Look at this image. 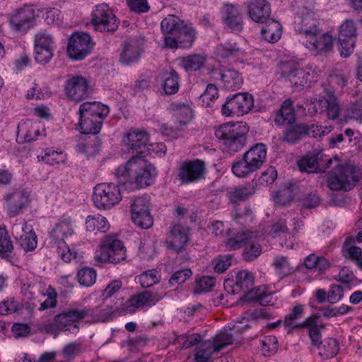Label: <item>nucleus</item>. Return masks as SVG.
Instances as JSON below:
<instances>
[{
    "instance_id": "f257e3e1",
    "label": "nucleus",
    "mask_w": 362,
    "mask_h": 362,
    "mask_svg": "<svg viewBox=\"0 0 362 362\" xmlns=\"http://www.w3.org/2000/svg\"><path fill=\"white\" fill-rule=\"evenodd\" d=\"M115 175L119 185H124L128 190H134L151 185L157 171L143 156H134L124 165L117 168Z\"/></svg>"
},
{
    "instance_id": "f03ea898",
    "label": "nucleus",
    "mask_w": 362,
    "mask_h": 362,
    "mask_svg": "<svg viewBox=\"0 0 362 362\" xmlns=\"http://www.w3.org/2000/svg\"><path fill=\"white\" fill-rule=\"evenodd\" d=\"M80 132L83 134H97L100 132L103 119L109 114V107L100 103H84L80 105Z\"/></svg>"
},
{
    "instance_id": "7ed1b4c3",
    "label": "nucleus",
    "mask_w": 362,
    "mask_h": 362,
    "mask_svg": "<svg viewBox=\"0 0 362 362\" xmlns=\"http://www.w3.org/2000/svg\"><path fill=\"white\" fill-rule=\"evenodd\" d=\"M267 149L262 144L252 146L243 158L232 165V172L238 177H247L258 170L266 162Z\"/></svg>"
},
{
    "instance_id": "20e7f679",
    "label": "nucleus",
    "mask_w": 362,
    "mask_h": 362,
    "mask_svg": "<svg viewBox=\"0 0 362 362\" xmlns=\"http://www.w3.org/2000/svg\"><path fill=\"white\" fill-rule=\"evenodd\" d=\"M267 149L262 144L252 146L243 158L232 165V172L238 177H247L258 170L266 162Z\"/></svg>"
},
{
    "instance_id": "39448f33",
    "label": "nucleus",
    "mask_w": 362,
    "mask_h": 362,
    "mask_svg": "<svg viewBox=\"0 0 362 362\" xmlns=\"http://www.w3.org/2000/svg\"><path fill=\"white\" fill-rule=\"evenodd\" d=\"M248 131L249 128L245 123L228 122L219 126L215 135L218 139L223 141L226 151L235 153L245 146Z\"/></svg>"
},
{
    "instance_id": "423d86ee",
    "label": "nucleus",
    "mask_w": 362,
    "mask_h": 362,
    "mask_svg": "<svg viewBox=\"0 0 362 362\" xmlns=\"http://www.w3.org/2000/svg\"><path fill=\"white\" fill-rule=\"evenodd\" d=\"M327 182L332 191H349L358 182V177L354 165L337 164L329 174Z\"/></svg>"
},
{
    "instance_id": "0eeeda50",
    "label": "nucleus",
    "mask_w": 362,
    "mask_h": 362,
    "mask_svg": "<svg viewBox=\"0 0 362 362\" xmlns=\"http://www.w3.org/2000/svg\"><path fill=\"white\" fill-rule=\"evenodd\" d=\"M92 199L98 209H110L122 200L120 189L112 182L98 184L94 187Z\"/></svg>"
},
{
    "instance_id": "6e6552de",
    "label": "nucleus",
    "mask_w": 362,
    "mask_h": 362,
    "mask_svg": "<svg viewBox=\"0 0 362 362\" xmlns=\"http://www.w3.org/2000/svg\"><path fill=\"white\" fill-rule=\"evenodd\" d=\"M282 72L284 76L289 80L291 85L298 90L316 82L320 75V71L315 66L300 68L285 65Z\"/></svg>"
},
{
    "instance_id": "1a4fd4ad",
    "label": "nucleus",
    "mask_w": 362,
    "mask_h": 362,
    "mask_svg": "<svg viewBox=\"0 0 362 362\" xmlns=\"http://www.w3.org/2000/svg\"><path fill=\"white\" fill-rule=\"evenodd\" d=\"M295 31L308 40L317 37L322 30L316 13L307 8H303L294 22Z\"/></svg>"
},
{
    "instance_id": "9d476101",
    "label": "nucleus",
    "mask_w": 362,
    "mask_h": 362,
    "mask_svg": "<svg viewBox=\"0 0 362 362\" xmlns=\"http://www.w3.org/2000/svg\"><path fill=\"white\" fill-rule=\"evenodd\" d=\"M37 16L33 6L25 4L9 13L10 26L15 32L25 34L34 27Z\"/></svg>"
},
{
    "instance_id": "9b49d317",
    "label": "nucleus",
    "mask_w": 362,
    "mask_h": 362,
    "mask_svg": "<svg viewBox=\"0 0 362 362\" xmlns=\"http://www.w3.org/2000/svg\"><path fill=\"white\" fill-rule=\"evenodd\" d=\"M91 16V23L97 31L112 33L119 26V19L107 4L95 6Z\"/></svg>"
},
{
    "instance_id": "f8f14e48",
    "label": "nucleus",
    "mask_w": 362,
    "mask_h": 362,
    "mask_svg": "<svg viewBox=\"0 0 362 362\" xmlns=\"http://www.w3.org/2000/svg\"><path fill=\"white\" fill-rule=\"evenodd\" d=\"M161 31L164 35H184L186 45H192L195 40L196 31L191 25L186 23L178 16L168 15L160 23Z\"/></svg>"
},
{
    "instance_id": "ddd939ff",
    "label": "nucleus",
    "mask_w": 362,
    "mask_h": 362,
    "mask_svg": "<svg viewBox=\"0 0 362 362\" xmlns=\"http://www.w3.org/2000/svg\"><path fill=\"white\" fill-rule=\"evenodd\" d=\"M151 201L146 195L135 197L131 204L132 219L139 227L144 229L151 228L153 218L151 214Z\"/></svg>"
},
{
    "instance_id": "4468645a",
    "label": "nucleus",
    "mask_w": 362,
    "mask_h": 362,
    "mask_svg": "<svg viewBox=\"0 0 362 362\" xmlns=\"http://www.w3.org/2000/svg\"><path fill=\"white\" fill-rule=\"evenodd\" d=\"M165 293L158 291H145L132 296L124 304L126 313L134 314L137 310L151 308L165 296Z\"/></svg>"
},
{
    "instance_id": "2eb2a0df",
    "label": "nucleus",
    "mask_w": 362,
    "mask_h": 362,
    "mask_svg": "<svg viewBox=\"0 0 362 362\" xmlns=\"http://www.w3.org/2000/svg\"><path fill=\"white\" fill-rule=\"evenodd\" d=\"M254 105L253 98L247 93H239L228 98L222 105V114L226 117L243 115L248 113Z\"/></svg>"
},
{
    "instance_id": "dca6fc26",
    "label": "nucleus",
    "mask_w": 362,
    "mask_h": 362,
    "mask_svg": "<svg viewBox=\"0 0 362 362\" xmlns=\"http://www.w3.org/2000/svg\"><path fill=\"white\" fill-rule=\"evenodd\" d=\"M94 47L90 36L86 33H74L69 38L67 52L74 59H83Z\"/></svg>"
},
{
    "instance_id": "f3484780",
    "label": "nucleus",
    "mask_w": 362,
    "mask_h": 362,
    "mask_svg": "<svg viewBox=\"0 0 362 362\" xmlns=\"http://www.w3.org/2000/svg\"><path fill=\"white\" fill-rule=\"evenodd\" d=\"M35 59L37 62L45 64L53 57L54 40L47 31H40L35 35Z\"/></svg>"
},
{
    "instance_id": "a211bd4d",
    "label": "nucleus",
    "mask_w": 362,
    "mask_h": 362,
    "mask_svg": "<svg viewBox=\"0 0 362 362\" xmlns=\"http://www.w3.org/2000/svg\"><path fill=\"white\" fill-rule=\"evenodd\" d=\"M64 90L67 97L72 100L81 101L90 93V83L82 76H71L66 81Z\"/></svg>"
},
{
    "instance_id": "6ab92c4d",
    "label": "nucleus",
    "mask_w": 362,
    "mask_h": 362,
    "mask_svg": "<svg viewBox=\"0 0 362 362\" xmlns=\"http://www.w3.org/2000/svg\"><path fill=\"white\" fill-rule=\"evenodd\" d=\"M148 134L146 131L139 129H132L127 134L126 139L124 141L128 153H136V156H141L148 150Z\"/></svg>"
},
{
    "instance_id": "aec40b11",
    "label": "nucleus",
    "mask_w": 362,
    "mask_h": 362,
    "mask_svg": "<svg viewBox=\"0 0 362 362\" xmlns=\"http://www.w3.org/2000/svg\"><path fill=\"white\" fill-rule=\"evenodd\" d=\"M73 233L74 229L70 218L60 220L49 232L52 247L58 249H70L65 240Z\"/></svg>"
},
{
    "instance_id": "412c9836",
    "label": "nucleus",
    "mask_w": 362,
    "mask_h": 362,
    "mask_svg": "<svg viewBox=\"0 0 362 362\" xmlns=\"http://www.w3.org/2000/svg\"><path fill=\"white\" fill-rule=\"evenodd\" d=\"M204 163L196 160L183 163L178 172V178L182 184L197 182L204 177Z\"/></svg>"
},
{
    "instance_id": "4be33fe9",
    "label": "nucleus",
    "mask_w": 362,
    "mask_h": 362,
    "mask_svg": "<svg viewBox=\"0 0 362 362\" xmlns=\"http://www.w3.org/2000/svg\"><path fill=\"white\" fill-rule=\"evenodd\" d=\"M6 209L10 217L19 215L29 202V196L24 191H15L5 197Z\"/></svg>"
},
{
    "instance_id": "5701e85b",
    "label": "nucleus",
    "mask_w": 362,
    "mask_h": 362,
    "mask_svg": "<svg viewBox=\"0 0 362 362\" xmlns=\"http://www.w3.org/2000/svg\"><path fill=\"white\" fill-rule=\"evenodd\" d=\"M334 40L329 32L321 33L317 37L307 40L305 45L317 54H327L333 49Z\"/></svg>"
},
{
    "instance_id": "b1692460",
    "label": "nucleus",
    "mask_w": 362,
    "mask_h": 362,
    "mask_svg": "<svg viewBox=\"0 0 362 362\" xmlns=\"http://www.w3.org/2000/svg\"><path fill=\"white\" fill-rule=\"evenodd\" d=\"M319 106L322 107L320 112H327L329 119H335L340 112V106L332 89L325 90V95L317 101Z\"/></svg>"
},
{
    "instance_id": "393cba45",
    "label": "nucleus",
    "mask_w": 362,
    "mask_h": 362,
    "mask_svg": "<svg viewBox=\"0 0 362 362\" xmlns=\"http://www.w3.org/2000/svg\"><path fill=\"white\" fill-rule=\"evenodd\" d=\"M249 14L255 22L264 23L271 16L270 4L266 0H252L249 5Z\"/></svg>"
},
{
    "instance_id": "a878e982",
    "label": "nucleus",
    "mask_w": 362,
    "mask_h": 362,
    "mask_svg": "<svg viewBox=\"0 0 362 362\" xmlns=\"http://www.w3.org/2000/svg\"><path fill=\"white\" fill-rule=\"evenodd\" d=\"M223 18L227 27L233 32H240L243 28L242 16L238 9L231 4H226L223 11Z\"/></svg>"
},
{
    "instance_id": "bb28decb",
    "label": "nucleus",
    "mask_w": 362,
    "mask_h": 362,
    "mask_svg": "<svg viewBox=\"0 0 362 362\" xmlns=\"http://www.w3.org/2000/svg\"><path fill=\"white\" fill-rule=\"evenodd\" d=\"M112 314V311L107 305L83 308V320L90 323L107 321Z\"/></svg>"
},
{
    "instance_id": "cd10ccee",
    "label": "nucleus",
    "mask_w": 362,
    "mask_h": 362,
    "mask_svg": "<svg viewBox=\"0 0 362 362\" xmlns=\"http://www.w3.org/2000/svg\"><path fill=\"white\" fill-rule=\"evenodd\" d=\"M27 223H24L23 225L14 224L12 226V233L15 235L16 239L18 240V245L22 249H36L37 245V238L35 233L30 230L29 233H25L21 235L18 238L20 230L23 231Z\"/></svg>"
},
{
    "instance_id": "c85d7f7f",
    "label": "nucleus",
    "mask_w": 362,
    "mask_h": 362,
    "mask_svg": "<svg viewBox=\"0 0 362 362\" xmlns=\"http://www.w3.org/2000/svg\"><path fill=\"white\" fill-rule=\"evenodd\" d=\"M223 88L228 90H236L240 88L243 79L240 74L232 69H222L220 73Z\"/></svg>"
},
{
    "instance_id": "c756f323",
    "label": "nucleus",
    "mask_w": 362,
    "mask_h": 362,
    "mask_svg": "<svg viewBox=\"0 0 362 362\" xmlns=\"http://www.w3.org/2000/svg\"><path fill=\"white\" fill-rule=\"evenodd\" d=\"M126 250H95L94 259L95 264L100 266L102 264H117L126 257Z\"/></svg>"
},
{
    "instance_id": "7c9ffc66",
    "label": "nucleus",
    "mask_w": 362,
    "mask_h": 362,
    "mask_svg": "<svg viewBox=\"0 0 362 362\" xmlns=\"http://www.w3.org/2000/svg\"><path fill=\"white\" fill-rule=\"evenodd\" d=\"M189 242V236L186 230L180 225H175L170 230L168 247L170 249H182Z\"/></svg>"
},
{
    "instance_id": "2f4dec72",
    "label": "nucleus",
    "mask_w": 362,
    "mask_h": 362,
    "mask_svg": "<svg viewBox=\"0 0 362 362\" xmlns=\"http://www.w3.org/2000/svg\"><path fill=\"white\" fill-rule=\"evenodd\" d=\"M141 47L138 42L132 40L124 44L120 54V62L124 65H129L138 61Z\"/></svg>"
},
{
    "instance_id": "473e14b6",
    "label": "nucleus",
    "mask_w": 362,
    "mask_h": 362,
    "mask_svg": "<svg viewBox=\"0 0 362 362\" xmlns=\"http://www.w3.org/2000/svg\"><path fill=\"white\" fill-rule=\"evenodd\" d=\"M264 23L266 25L261 30L262 38L268 42H277L281 36V24L270 18Z\"/></svg>"
},
{
    "instance_id": "72a5a7b5",
    "label": "nucleus",
    "mask_w": 362,
    "mask_h": 362,
    "mask_svg": "<svg viewBox=\"0 0 362 362\" xmlns=\"http://www.w3.org/2000/svg\"><path fill=\"white\" fill-rule=\"evenodd\" d=\"M235 331L236 327L235 326L233 329L230 327H225L223 330L218 333L215 336L214 341H211L214 350L218 352L225 346L232 344L234 341L233 333Z\"/></svg>"
},
{
    "instance_id": "f704fd0d",
    "label": "nucleus",
    "mask_w": 362,
    "mask_h": 362,
    "mask_svg": "<svg viewBox=\"0 0 362 362\" xmlns=\"http://www.w3.org/2000/svg\"><path fill=\"white\" fill-rule=\"evenodd\" d=\"M296 120V114L291 100L284 102L281 109L277 112L274 121L279 125L291 124Z\"/></svg>"
},
{
    "instance_id": "c9c22d12",
    "label": "nucleus",
    "mask_w": 362,
    "mask_h": 362,
    "mask_svg": "<svg viewBox=\"0 0 362 362\" xmlns=\"http://www.w3.org/2000/svg\"><path fill=\"white\" fill-rule=\"evenodd\" d=\"M305 124H298L288 127L284 131L282 141L288 144H296L305 136Z\"/></svg>"
},
{
    "instance_id": "e433bc0d",
    "label": "nucleus",
    "mask_w": 362,
    "mask_h": 362,
    "mask_svg": "<svg viewBox=\"0 0 362 362\" xmlns=\"http://www.w3.org/2000/svg\"><path fill=\"white\" fill-rule=\"evenodd\" d=\"M304 308L302 305L298 304L295 305L290 313L286 316L284 324L287 328L288 332H292L294 329H300V319L303 317Z\"/></svg>"
},
{
    "instance_id": "4c0bfd02",
    "label": "nucleus",
    "mask_w": 362,
    "mask_h": 362,
    "mask_svg": "<svg viewBox=\"0 0 362 362\" xmlns=\"http://www.w3.org/2000/svg\"><path fill=\"white\" fill-rule=\"evenodd\" d=\"M162 88L166 95L175 94L179 90V75L172 69L169 72H165L162 76Z\"/></svg>"
},
{
    "instance_id": "58836bf2",
    "label": "nucleus",
    "mask_w": 362,
    "mask_h": 362,
    "mask_svg": "<svg viewBox=\"0 0 362 362\" xmlns=\"http://www.w3.org/2000/svg\"><path fill=\"white\" fill-rule=\"evenodd\" d=\"M206 58L202 54H192L180 59V66L186 71L199 70L204 64Z\"/></svg>"
},
{
    "instance_id": "ea45409f",
    "label": "nucleus",
    "mask_w": 362,
    "mask_h": 362,
    "mask_svg": "<svg viewBox=\"0 0 362 362\" xmlns=\"http://www.w3.org/2000/svg\"><path fill=\"white\" fill-rule=\"evenodd\" d=\"M86 230L95 234L97 231L105 232L110 225L107 218L101 215L88 216L86 220Z\"/></svg>"
},
{
    "instance_id": "a19ab883",
    "label": "nucleus",
    "mask_w": 362,
    "mask_h": 362,
    "mask_svg": "<svg viewBox=\"0 0 362 362\" xmlns=\"http://www.w3.org/2000/svg\"><path fill=\"white\" fill-rule=\"evenodd\" d=\"M272 265L276 274L280 279H283L295 272V268L291 266L288 259L284 256H276L274 258Z\"/></svg>"
},
{
    "instance_id": "79ce46f5",
    "label": "nucleus",
    "mask_w": 362,
    "mask_h": 362,
    "mask_svg": "<svg viewBox=\"0 0 362 362\" xmlns=\"http://www.w3.org/2000/svg\"><path fill=\"white\" fill-rule=\"evenodd\" d=\"M255 187L250 185L239 186L232 189L228 193L230 201L233 203L245 201L254 194Z\"/></svg>"
},
{
    "instance_id": "37998d69",
    "label": "nucleus",
    "mask_w": 362,
    "mask_h": 362,
    "mask_svg": "<svg viewBox=\"0 0 362 362\" xmlns=\"http://www.w3.org/2000/svg\"><path fill=\"white\" fill-rule=\"evenodd\" d=\"M254 276L248 270H242L235 276V290L244 292L250 290L254 284Z\"/></svg>"
},
{
    "instance_id": "c03bdc74",
    "label": "nucleus",
    "mask_w": 362,
    "mask_h": 362,
    "mask_svg": "<svg viewBox=\"0 0 362 362\" xmlns=\"http://www.w3.org/2000/svg\"><path fill=\"white\" fill-rule=\"evenodd\" d=\"M136 279L143 288H149L154 284L159 283L161 280V275L156 269L147 270L137 276Z\"/></svg>"
},
{
    "instance_id": "a18cd8bd",
    "label": "nucleus",
    "mask_w": 362,
    "mask_h": 362,
    "mask_svg": "<svg viewBox=\"0 0 362 362\" xmlns=\"http://www.w3.org/2000/svg\"><path fill=\"white\" fill-rule=\"evenodd\" d=\"M83 319V308L71 309L65 313L56 315L57 322H64V323L67 325H69L71 322H77Z\"/></svg>"
},
{
    "instance_id": "49530a36",
    "label": "nucleus",
    "mask_w": 362,
    "mask_h": 362,
    "mask_svg": "<svg viewBox=\"0 0 362 362\" xmlns=\"http://www.w3.org/2000/svg\"><path fill=\"white\" fill-rule=\"evenodd\" d=\"M277 348L278 340L274 336H265L260 340L261 352L264 356H270L274 354Z\"/></svg>"
},
{
    "instance_id": "de8ad7c7",
    "label": "nucleus",
    "mask_w": 362,
    "mask_h": 362,
    "mask_svg": "<svg viewBox=\"0 0 362 362\" xmlns=\"http://www.w3.org/2000/svg\"><path fill=\"white\" fill-rule=\"evenodd\" d=\"M77 276L81 285L89 287L95 283L97 274L94 269L85 267L78 271Z\"/></svg>"
},
{
    "instance_id": "09e8293b",
    "label": "nucleus",
    "mask_w": 362,
    "mask_h": 362,
    "mask_svg": "<svg viewBox=\"0 0 362 362\" xmlns=\"http://www.w3.org/2000/svg\"><path fill=\"white\" fill-rule=\"evenodd\" d=\"M252 233L250 231L238 233L234 237L228 240L226 246L228 247L240 248L250 243Z\"/></svg>"
},
{
    "instance_id": "8fccbe9b",
    "label": "nucleus",
    "mask_w": 362,
    "mask_h": 362,
    "mask_svg": "<svg viewBox=\"0 0 362 362\" xmlns=\"http://www.w3.org/2000/svg\"><path fill=\"white\" fill-rule=\"evenodd\" d=\"M100 247V249H125V245L117 234H109L103 238Z\"/></svg>"
},
{
    "instance_id": "3c124183",
    "label": "nucleus",
    "mask_w": 362,
    "mask_h": 362,
    "mask_svg": "<svg viewBox=\"0 0 362 362\" xmlns=\"http://www.w3.org/2000/svg\"><path fill=\"white\" fill-rule=\"evenodd\" d=\"M175 115L182 124H186L192 117V111L189 105L185 104L172 105Z\"/></svg>"
},
{
    "instance_id": "603ef678",
    "label": "nucleus",
    "mask_w": 362,
    "mask_h": 362,
    "mask_svg": "<svg viewBox=\"0 0 362 362\" xmlns=\"http://www.w3.org/2000/svg\"><path fill=\"white\" fill-rule=\"evenodd\" d=\"M218 90L214 84H209L205 91L200 95L199 100L202 105L205 107H211L214 100L218 98Z\"/></svg>"
},
{
    "instance_id": "864d4df0",
    "label": "nucleus",
    "mask_w": 362,
    "mask_h": 362,
    "mask_svg": "<svg viewBox=\"0 0 362 362\" xmlns=\"http://www.w3.org/2000/svg\"><path fill=\"white\" fill-rule=\"evenodd\" d=\"M65 160L66 156L62 151L52 148H47L45 155L42 156V160L51 165L64 163Z\"/></svg>"
},
{
    "instance_id": "5fc2aeb1",
    "label": "nucleus",
    "mask_w": 362,
    "mask_h": 362,
    "mask_svg": "<svg viewBox=\"0 0 362 362\" xmlns=\"http://www.w3.org/2000/svg\"><path fill=\"white\" fill-rule=\"evenodd\" d=\"M298 168L302 172L308 173L316 172L318 168L317 156H305L298 161Z\"/></svg>"
},
{
    "instance_id": "6e6d98bb",
    "label": "nucleus",
    "mask_w": 362,
    "mask_h": 362,
    "mask_svg": "<svg viewBox=\"0 0 362 362\" xmlns=\"http://www.w3.org/2000/svg\"><path fill=\"white\" fill-rule=\"evenodd\" d=\"M18 132H21L23 134L24 141L25 142L33 141L36 140L38 135H40L39 129L33 126L30 122L19 125Z\"/></svg>"
},
{
    "instance_id": "4d7b16f0",
    "label": "nucleus",
    "mask_w": 362,
    "mask_h": 362,
    "mask_svg": "<svg viewBox=\"0 0 362 362\" xmlns=\"http://www.w3.org/2000/svg\"><path fill=\"white\" fill-rule=\"evenodd\" d=\"M216 279L209 276H203L196 279L194 293L208 292L215 286Z\"/></svg>"
},
{
    "instance_id": "13d9d810",
    "label": "nucleus",
    "mask_w": 362,
    "mask_h": 362,
    "mask_svg": "<svg viewBox=\"0 0 362 362\" xmlns=\"http://www.w3.org/2000/svg\"><path fill=\"white\" fill-rule=\"evenodd\" d=\"M44 296H47V298L43 302L40 303V307L38 308L40 311L57 306L58 294L54 288L49 286Z\"/></svg>"
},
{
    "instance_id": "bf43d9fd",
    "label": "nucleus",
    "mask_w": 362,
    "mask_h": 362,
    "mask_svg": "<svg viewBox=\"0 0 362 362\" xmlns=\"http://www.w3.org/2000/svg\"><path fill=\"white\" fill-rule=\"evenodd\" d=\"M233 263V256L227 255L219 256L213 260L214 270L216 273L221 274L226 272Z\"/></svg>"
},
{
    "instance_id": "052dcab7",
    "label": "nucleus",
    "mask_w": 362,
    "mask_h": 362,
    "mask_svg": "<svg viewBox=\"0 0 362 362\" xmlns=\"http://www.w3.org/2000/svg\"><path fill=\"white\" fill-rule=\"evenodd\" d=\"M215 352L211 341L202 342L195 354V361L196 362H208L211 354Z\"/></svg>"
},
{
    "instance_id": "680f3d73",
    "label": "nucleus",
    "mask_w": 362,
    "mask_h": 362,
    "mask_svg": "<svg viewBox=\"0 0 362 362\" xmlns=\"http://www.w3.org/2000/svg\"><path fill=\"white\" fill-rule=\"evenodd\" d=\"M356 28L352 21L346 20L339 27V40H344L346 38H355Z\"/></svg>"
},
{
    "instance_id": "e2e57ef3",
    "label": "nucleus",
    "mask_w": 362,
    "mask_h": 362,
    "mask_svg": "<svg viewBox=\"0 0 362 362\" xmlns=\"http://www.w3.org/2000/svg\"><path fill=\"white\" fill-rule=\"evenodd\" d=\"M240 52V49L235 43L230 42L217 47V54L222 58L238 56Z\"/></svg>"
},
{
    "instance_id": "0e129e2a",
    "label": "nucleus",
    "mask_w": 362,
    "mask_h": 362,
    "mask_svg": "<svg viewBox=\"0 0 362 362\" xmlns=\"http://www.w3.org/2000/svg\"><path fill=\"white\" fill-rule=\"evenodd\" d=\"M19 308V303L13 297L8 298L0 303V315H10L16 312Z\"/></svg>"
},
{
    "instance_id": "69168bd1",
    "label": "nucleus",
    "mask_w": 362,
    "mask_h": 362,
    "mask_svg": "<svg viewBox=\"0 0 362 362\" xmlns=\"http://www.w3.org/2000/svg\"><path fill=\"white\" fill-rule=\"evenodd\" d=\"M305 136H310L314 138L323 136L331 132L330 127H323L317 124H312L311 125L305 124Z\"/></svg>"
},
{
    "instance_id": "338daca9",
    "label": "nucleus",
    "mask_w": 362,
    "mask_h": 362,
    "mask_svg": "<svg viewBox=\"0 0 362 362\" xmlns=\"http://www.w3.org/2000/svg\"><path fill=\"white\" fill-rule=\"evenodd\" d=\"M185 40L184 35H165L164 37V44L165 47H168L170 49L177 48L179 46L187 48L190 47L191 45H186L185 42L182 40ZM187 44V42H186Z\"/></svg>"
},
{
    "instance_id": "774afa93",
    "label": "nucleus",
    "mask_w": 362,
    "mask_h": 362,
    "mask_svg": "<svg viewBox=\"0 0 362 362\" xmlns=\"http://www.w3.org/2000/svg\"><path fill=\"white\" fill-rule=\"evenodd\" d=\"M66 325L67 324L64 323V322H57L55 316L53 321L42 323L40 325V329L47 333L57 334L59 331L62 330Z\"/></svg>"
}]
</instances>
